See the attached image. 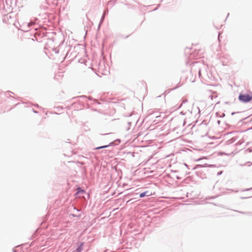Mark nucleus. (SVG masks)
I'll use <instances>...</instances> for the list:
<instances>
[{
    "mask_svg": "<svg viewBox=\"0 0 252 252\" xmlns=\"http://www.w3.org/2000/svg\"><path fill=\"white\" fill-rule=\"evenodd\" d=\"M240 101L247 103L252 100V93H250L248 94H240L239 96Z\"/></svg>",
    "mask_w": 252,
    "mask_h": 252,
    "instance_id": "1",
    "label": "nucleus"
},
{
    "mask_svg": "<svg viewBox=\"0 0 252 252\" xmlns=\"http://www.w3.org/2000/svg\"><path fill=\"white\" fill-rule=\"evenodd\" d=\"M152 195V192H150L149 191H145L144 192H142V193H140V197H144L145 196H151Z\"/></svg>",
    "mask_w": 252,
    "mask_h": 252,
    "instance_id": "2",
    "label": "nucleus"
},
{
    "mask_svg": "<svg viewBox=\"0 0 252 252\" xmlns=\"http://www.w3.org/2000/svg\"><path fill=\"white\" fill-rule=\"evenodd\" d=\"M108 146V145H105V146H101V147H97L95 148L96 150H98V149H102V148H106Z\"/></svg>",
    "mask_w": 252,
    "mask_h": 252,
    "instance_id": "3",
    "label": "nucleus"
},
{
    "mask_svg": "<svg viewBox=\"0 0 252 252\" xmlns=\"http://www.w3.org/2000/svg\"><path fill=\"white\" fill-rule=\"evenodd\" d=\"M81 192H84L83 190L81 189L80 188H78V189L77 193H79Z\"/></svg>",
    "mask_w": 252,
    "mask_h": 252,
    "instance_id": "4",
    "label": "nucleus"
}]
</instances>
